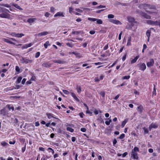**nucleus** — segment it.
<instances>
[{"label":"nucleus","instance_id":"nucleus-46","mask_svg":"<svg viewBox=\"0 0 160 160\" xmlns=\"http://www.w3.org/2000/svg\"><path fill=\"white\" fill-rule=\"evenodd\" d=\"M111 121H112L111 119H109V121H105V123L107 125H109L110 124V122H111Z\"/></svg>","mask_w":160,"mask_h":160},{"label":"nucleus","instance_id":"nucleus-28","mask_svg":"<svg viewBox=\"0 0 160 160\" xmlns=\"http://www.w3.org/2000/svg\"><path fill=\"white\" fill-rule=\"evenodd\" d=\"M13 6H14L16 8L19 9L20 10H23V9L21 8L17 4H13Z\"/></svg>","mask_w":160,"mask_h":160},{"label":"nucleus","instance_id":"nucleus-35","mask_svg":"<svg viewBox=\"0 0 160 160\" xmlns=\"http://www.w3.org/2000/svg\"><path fill=\"white\" fill-rule=\"evenodd\" d=\"M22 79V77H18L16 83H19L21 82Z\"/></svg>","mask_w":160,"mask_h":160},{"label":"nucleus","instance_id":"nucleus-26","mask_svg":"<svg viewBox=\"0 0 160 160\" xmlns=\"http://www.w3.org/2000/svg\"><path fill=\"white\" fill-rule=\"evenodd\" d=\"M42 65L44 67H50L51 66V64L49 62H48L43 63Z\"/></svg>","mask_w":160,"mask_h":160},{"label":"nucleus","instance_id":"nucleus-34","mask_svg":"<svg viewBox=\"0 0 160 160\" xmlns=\"http://www.w3.org/2000/svg\"><path fill=\"white\" fill-rule=\"evenodd\" d=\"M96 21L97 23L98 24H102V21L101 19L96 18Z\"/></svg>","mask_w":160,"mask_h":160},{"label":"nucleus","instance_id":"nucleus-50","mask_svg":"<svg viewBox=\"0 0 160 160\" xmlns=\"http://www.w3.org/2000/svg\"><path fill=\"white\" fill-rule=\"evenodd\" d=\"M55 10V9L53 7H52L50 8V11L52 12H54Z\"/></svg>","mask_w":160,"mask_h":160},{"label":"nucleus","instance_id":"nucleus-41","mask_svg":"<svg viewBox=\"0 0 160 160\" xmlns=\"http://www.w3.org/2000/svg\"><path fill=\"white\" fill-rule=\"evenodd\" d=\"M40 53L39 52H38L36 53L35 57L36 58H38L40 55Z\"/></svg>","mask_w":160,"mask_h":160},{"label":"nucleus","instance_id":"nucleus-11","mask_svg":"<svg viewBox=\"0 0 160 160\" xmlns=\"http://www.w3.org/2000/svg\"><path fill=\"white\" fill-rule=\"evenodd\" d=\"M158 127V124L156 123H152L149 126V130L151 131L152 128H156Z\"/></svg>","mask_w":160,"mask_h":160},{"label":"nucleus","instance_id":"nucleus-21","mask_svg":"<svg viewBox=\"0 0 160 160\" xmlns=\"http://www.w3.org/2000/svg\"><path fill=\"white\" fill-rule=\"evenodd\" d=\"M53 62L54 63H57L59 64H63L65 62L63 61H62L61 60H54L53 61Z\"/></svg>","mask_w":160,"mask_h":160},{"label":"nucleus","instance_id":"nucleus-15","mask_svg":"<svg viewBox=\"0 0 160 160\" xmlns=\"http://www.w3.org/2000/svg\"><path fill=\"white\" fill-rule=\"evenodd\" d=\"M137 109L140 113H141L142 112L143 108L142 105H140L137 107Z\"/></svg>","mask_w":160,"mask_h":160},{"label":"nucleus","instance_id":"nucleus-44","mask_svg":"<svg viewBox=\"0 0 160 160\" xmlns=\"http://www.w3.org/2000/svg\"><path fill=\"white\" fill-rule=\"evenodd\" d=\"M88 20L92 21L94 22L96 21V18H88Z\"/></svg>","mask_w":160,"mask_h":160},{"label":"nucleus","instance_id":"nucleus-3","mask_svg":"<svg viewBox=\"0 0 160 160\" xmlns=\"http://www.w3.org/2000/svg\"><path fill=\"white\" fill-rule=\"evenodd\" d=\"M127 19L128 21L131 23V27H132L134 23H137V22L135 21V19L131 17H127Z\"/></svg>","mask_w":160,"mask_h":160},{"label":"nucleus","instance_id":"nucleus-64","mask_svg":"<svg viewBox=\"0 0 160 160\" xmlns=\"http://www.w3.org/2000/svg\"><path fill=\"white\" fill-rule=\"evenodd\" d=\"M50 15V14L48 12H46L45 14V16L47 17H48Z\"/></svg>","mask_w":160,"mask_h":160},{"label":"nucleus","instance_id":"nucleus-33","mask_svg":"<svg viewBox=\"0 0 160 160\" xmlns=\"http://www.w3.org/2000/svg\"><path fill=\"white\" fill-rule=\"evenodd\" d=\"M66 130L67 131H69L71 132H73L74 130V129L69 127H68L66 128Z\"/></svg>","mask_w":160,"mask_h":160},{"label":"nucleus","instance_id":"nucleus-51","mask_svg":"<svg viewBox=\"0 0 160 160\" xmlns=\"http://www.w3.org/2000/svg\"><path fill=\"white\" fill-rule=\"evenodd\" d=\"M125 134L124 133H122L119 137V138L120 139H123L125 137Z\"/></svg>","mask_w":160,"mask_h":160},{"label":"nucleus","instance_id":"nucleus-58","mask_svg":"<svg viewBox=\"0 0 160 160\" xmlns=\"http://www.w3.org/2000/svg\"><path fill=\"white\" fill-rule=\"evenodd\" d=\"M80 130L83 132H85L86 129L85 128H82L80 129Z\"/></svg>","mask_w":160,"mask_h":160},{"label":"nucleus","instance_id":"nucleus-9","mask_svg":"<svg viewBox=\"0 0 160 160\" xmlns=\"http://www.w3.org/2000/svg\"><path fill=\"white\" fill-rule=\"evenodd\" d=\"M109 21L110 22L116 25H121L122 24V23L119 21L118 20L110 19Z\"/></svg>","mask_w":160,"mask_h":160},{"label":"nucleus","instance_id":"nucleus-40","mask_svg":"<svg viewBox=\"0 0 160 160\" xmlns=\"http://www.w3.org/2000/svg\"><path fill=\"white\" fill-rule=\"evenodd\" d=\"M114 17V16L112 14H109L108 15V18L109 19L113 18Z\"/></svg>","mask_w":160,"mask_h":160},{"label":"nucleus","instance_id":"nucleus-42","mask_svg":"<svg viewBox=\"0 0 160 160\" xmlns=\"http://www.w3.org/2000/svg\"><path fill=\"white\" fill-rule=\"evenodd\" d=\"M62 91L64 92V93L66 95H68L70 93V92H68V91L66 90H63Z\"/></svg>","mask_w":160,"mask_h":160},{"label":"nucleus","instance_id":"nucleus-19","mask_svg":"<svg viewBox=\"0 0 160 160\" xmlns=\"http://www.w3.org/2000/svg\"><path fill=\"white\" fill-rule=\"evenodd\" d=\"M32 43H30L29 44H26L24 45H23L22 47V49H24V48H28L30 47L32 45Z\"/></svg>","mask_w":160,"mask_h":160},{"label":"nucleus","instance_id":"nucleus-25","mask_svg":"<svg viewBox=\"0 0 160 160\" xmlns=\"http://www.w3.org/2000/svg\"><path fill=\"white\" fill-rule=\"evenodd\" d=\"M15 70L17 72L16 74H18L22 72V71H20V69L18 66H16L15 67Z\"/></svg>","mask_w":160,"mask_h":160},{"label":"nucleus","instance_id":"nucleus-18","mask_svg":"<svg viewBox=\"0 0 160 160\" xmlns=\"http://www.w3.org/2000/svg\"><path fill=\"white\" fill-rule=\"evenodd\" d=\"M70 94L72 97L75 100L79 102V100L78 98L76 96L75 93L73 92H70Z\"/></svg>","mask_w":160,"mask_h":160},{"label":"nucleus","instance_id":"nucleus-62","mask_svg":"<svg viewBox=\"0 0 160 160\" xmlns=\"http://www.w3.org/2000/svg\"><path fill=\"white\" fill-rule=\"evenodd\" d=\"M26 78H23L22 80V84H24L25 83V82H26Z\"/></svg>","mask_w":160,"mask_h":160},{"label":"nucleus","instance_id":"nucleus-29","mask_svg":"<svg viewBox=\"0 0 160 160\" xmlns=\"http://www.w3.org/2000/svg\"><path fill=\"white\" fill-rule=\"evenodd\" d=\"M6 113L5 109V108H3L1 109L0 111V114L2 115L3 116L5 115Z\"/></svg>","mask_w":160,"mask_h":160},{"label":"nucleus","instance_id":"nucleus-43","mask_svg":"<svg viewBox=\"0 0 160 160\" xmlns=\"http://www.w3.org/2000/svg\"><path fill=\"white\" fill-rule=\"evenodd\" d=\"M106 8L105 6H103L102 5H100L99 6H98L96 7V8L97 9L102 8Z\"/></svg>","mask_w":160,"mask_h":160},{"label":"nucleus","instance_id":"nucleus-48","mask_svg":"<svg viewBox=\"0 0 160 160\" xmlns=\"http://www.w3.org/2000/svg\"><path fill=\"white\" fill-rule=\"evenodd\" d=\"M66 44L67 46L70 48H72L73 46V45L72 43H66Z\"/></svg>","mask_w":160,"mask_h":160},{"label":"nucleus","instance_id":"nucleus-36","mask_svg":"<svg viewBox=\"0 0 160 160\" xmlns=\"http://www.w3.org/2000/svg\"><path fill=\"white\" fill-rule=\"evenodd\" d=\"M102 111H101L100 110H95L94 112V113L95 115L98 114L99 113V112L100 113H102Z\"/></svg>","mask_w":160,"mask_h":160},{"label":"nucleus","instance_id":"nucleus-23","mask_svg":"<svg viewBox=\"0 0 160 160\" xmlns=\"http://www.w3.org/2000/svg\"><path fill=\"white\" fill-rule=\"evenodd\" d=\"M128 119H126L122 122L121 124L122 128H123L124 127L126 123L128 122Z\"/></svg>","mask_w":160,"mask_h":160},{"label":"nucleus","instance_id":"nucleus-61","mask_svg":"<svg viewBox=\"0 0 160 160\" xmlns=\"http://www.w3.org/2000/svg\"><path fill=\"white\" fill-rule=\"evenodd\" d=\"M79 115L81 118H83L84 114L82 112H81L79 113Z\"/></svg>","mask_w":160,"mask_h":160},{"label":"nucleus","instance_id":"nucleus-27","mask_svg":"<svg viewBox=\"0 0 160 160\" xmlns=\"http://www.w3.org/2000/svg\"><path fill=\"white\" fill-rule=\"evenodd\" d=\"M76 89L77 90L79 94L80 93L81 91L80 86L78 85H77L76 87Z\"/></svg>","mask_w":160,"mask_h":160},{"label":"nucleus","instance_id":"nucleus-7","mask_svg":"<svg viewBox=\"0 0 160 160\" xmlns=\"http://www.w3.org/2000/svg\"><path fill=\"white\" fill-rule=\"evenodd\" d=\"M10 35L13 37H15L17 38H22V37L24 36V34L23 33H17L15 32H12Z\"/></svg>","mask_w":160,"mask_h":160},{"label":"nucleus","instance_id":"nucleus-57","mask_svg":"<svg viewBox=\"0 0 160 160\" xmlns=\"http://www.w3.org/2000/svg\"><path fill=\"white\" fill-rule=\"evenodd\" d=\"M122 32L121 31L120 33L119 34V37H118V39L119 40H120L121 39V36L122 34Z\"/></svg>","mask_w":160,"mask_h":160},{"label":"nucleus","instance_id":"nucleus-63","mask_svg":"<svg viewBox=\"0 0 160 160\" xmlns=\"http://www.w3.org/2000/svg\"><path fill=\"white\" fill-rule=\"evenodd\" d=\"M117 142V141L116 139H114L113 141V146H115V145L116 144Z\"/></svg>","mask_w":160,"mask_h":160},{"label":"nucleus","instance_id":"nucleus-30","mask_svg":"<svg viewBox=\"0 0 160 160\" xmlns=\"http://www.w3.org/2000/svg\"><path fill=\"white\" fill-rule=\"evenodd\" d=\"M151 32L150 31V30H147L146 32V35L147 36L148 38H150V37L151 36Z\"/></svg>","mask_w":160,"mask_h":160},{"label":"nucleus","instance_id":"nucleus-32","mask_svg":"<svg viewBox=\"0 0 160 160\" xmlns=\"http://www.w3.org/2000/svg\"><path fill=\"white\" fill-rule=\"evenodd\" d=\"M152 95L156 96V89L155 85H154L153 91L152 92Z\"/></svg>","mask_w":160,"mask_h":160},{"label":"nucleus","instance_id":"nucleus-17","mask_svg":"<svg viewBox=\"0 0 160 160\" xmlns=\"http://www.w3.org/2000/svg\"><path fill=\"white\" fill-rule=\"evenodd\" d=\"M0 10L1 12L5 13H8L10 12V11L8 9L5 8H2Z\"/></svg>","mask_w":160,"mask_h":160},{"label":"nucleus","instance_id":"nucleus-13","mask_svg":"<svg viewBox=\"0 0 160 160\" xmlns=\"http://www.w3.org/2000/svg\"><path fill=\"white\" fill-rule=\"evenodd\" d=\"M58 16L64 17V15L63 12H58L54 15V17H56Z\"/></svg>","mask_w":160,"mask_h":160},{"label":"nucleus","instance_id":"nucleus-1","mask_svg":"<svg viewBox=\"0 0 160 160\" xmlns=\"http://www.w3.org/2000/svg\"><path fill=\"white\" fill-rule=\"evenodd\" d=\"M139 151L138 148L137 147H135L132 149L131 153V157L133 159H137L138 158L137 152Z\"/></svg>","mask_w":160,"mask_h":160},{"label":"nucleus","instance_id":"nucleus-31","mask_svg":"<svg viewBox=\"0 0 160 160\" xmlns=\"http://www.w3.org/2000/svg\"><path fill=\"white\" fill-rule=\"evenodd\" d=\"M50 44L49 42L48 41H47L44 44V48H47L48 46H50Z\"/></svg>","mask_w":160,"mask_h":160},{"label":"nucleus","instance_id":"nucleus-6","mask_svg":"<svg viewBox=\"0 0 160 160\" xmlns=\"http://www.w3.org/2000/svg\"><path fill=\"white\" fill-rule=\"evenodd\" d=\"M137 66L139 68L140 70L144 71L146 68V66L144 63H140L137 64Z\"/></svg>","mask_w":160,"mask_h":160},{"label":"nucleus","instance_id":"nucleus-10","mask_svg":"<svg viewBox=\"0 0 160 160\" xmlns=\"http://www.w3.org/2000/svg\"><path fill=\"white\" fill-rule=\"evenodd\" d=\"M140 15L143 17L144 18L147 19H151V17L150 16L148 15L146 13L143 12H141L140 13Z\"/></svg>","mask_w":160,"mask_h":160},{"label":"nucleus","instance_id":"nucleus-14","mask_svg":"<svg viewBox=\"0 0 160 160\" xmlns=\"http://www.w3.org/2000/svg\"><path fill=\"white\" fill-rule=\"evenodd\" d=\"M49 33L48 32L44 31L38 33V36L39 37L45 36L48 34Z\"/></svg>","mask_w":160,"mask_h":160},{"label":"nucleus","instance_id":"nucleus-52","mask_svg":"<svg viewBox=\"0 0 160 160\" xmlns=\"http://www.w3.org/2000/svg\"><path fill=\"white\" fill-rule=\"evenodd\" d=\"M108 48V43L107 45L103 47V50H107Z\"/></svg>","mask_w":160,"mask_h":160},{"label":"nucleus","instance_id":"nucleus-53","mask_svg":"<svg viewBox=\"0 0 160 160\" xmlns=\"http://www.w3.org/2000/svg\"><path fill=\"white\" fill-rule=\"evenodd\" d=\"M57 132L58 133L62 134V131L60 128H58L57 130Z\"/></svg>","mask_w":160,"mask_h":160},{"label":"nucleus","instance_id":"nucleus-20","mask_svg":"<svg viewBox=\"0 0 160 160\" xmlns=\"http://www.w3.org/2000/svg\"><path fill=\"white\" fill-rule=\"evenodd\" d=\"M4 42H5L7 43H10V44H13V45L15 44V43H14L13 42H12L11 41V40H10V39H8L4 38Z\"/></svg>","mask_w":160,"mask_h":160},{"label":"nucleus","instance_id":"nucleus-59","mask_svg":"<svg viewBox=\"0 0 160 160\" xmlns=\"http://www.w3.org/2000/svg\"><path fill=\"white\" fill-rule=\"evenodd\" d=\"M73 10V9L72 8V7H70L69 8V12L71 14H72V12H73L72 10Z\"/></svg>","mask_w":160,"mask_h":160},{"label":"nucleus","instance_id":"nucleus-8","mask_svg":"<svg viewBox=\"0 0 160 160\" xmlns=\"http://www.w3.org/2000/svg\"><path fill=\"white\" fill-rule=\"evenodd\" d=\"M154 63V59L152 58H151L149 59V61L147 62V65L148 67H150L153 65Z\"/></svg>","mask_w":160,"mask_h":160},{"label":"nucleus","instance_id":"nucleus-60","mask_svg":"<svg viewBox=\"0 0 160 160\" xmlns=\"http://www.w3.org/2000/svg\"><path fill=\"white\" fill-rule=\"evenodd\" d=\"M116 63L117 61H116L115 62H114L111 66H110L108 68H110L113 67L116 64Z\"/></svg>","mask_w":160,"mask_h":160},{"label":"nucleus","instance_id":"nucleus-38","mask_svg":"<svg viewBox=\"0 0 160 160\" xmlns=\"http://www.w3.org/2000/svg\"><path fill=\"white\" fill-rule=\"evenodd\" d=\"M8 107L9 110L12 109V111L14 110V107L10 105H7Z\"/></svg>","mask_w":160,"mask_h":160},{"label":"nucleus","instance_id":"nucleus-54","mask_svg":"<svg viewBox=\"0 0 160 160\" xmlns=\"http://www.w3.org/2000/svg\"><path fill=\"white\" fill-rule=\"evenodd\" d=\"M1 145L3 146H5L6 145L8 144L7 143L5 142V141H3L1 143Z\"/></svg>","mask_w":160,"mask_h":160},{"label":"nucleus","instance_id":"nucleus-4","mask_svg":"<svg viewBox=\"0 0 160 160\" xmlns=\"http://www.w3.org/2000/svg\"><path fill=\"white\" fill-rule=\"evenodd\" d=\"M146 22L148 24L151 25L158 26V25L159 24V21H154L151 20H147Z\"/></svg>","mask_w":160,"mask_h":160},{"label":"nucleus","instance_id":"nucleus-49","mask_svg":"<svg viewBox=\"0 0 160 160\" xmlns=\"http://www.w3.org/2000/svg\"><path fill=\"white\" fill-rule=\"evenodd\" d=\"M127 55V53H126L122 58V60L123 61H124L126 59V57Z\"/></svg>","mask_w":160,"mask_h":160},{"label":"nucleus","instance_id":"nucleus-45","mask_svg":"<svg viewBox=\"0 0 160 160\" xmlns=\"http://www.w3.org/2000/svg\"><path fill=\"white\" fill-rule=\"evenodd\" d=\"M105 52L107 56H109L111 55V53L110 52V51L109 50H108L106 51Z\"/></svg>","mask_w":160,"mask_h":160},{"label":"nucleus","instance_id":"nucleus-55","mask_svg":"<svg viewBox=\"0 0 160 160\" xmlns=\"http://www.w3.org/2000/svg\"><path fill=\"white\" fill-rule=\"evenodd\" d=\"M100 94L102 96V97H104L105 96V93L104 92H101Z\"/></svg>","mask_w":160,"mask_h":160},{"label":"nucleus","instance_id":"nucleus-47","mask_svg":"<svg viewBox=\"0 0 160 160\" xmlns=\"http://www.w3.org/2000/svg\"><path fill=\"white\" fill-rule=\"evenodd\" d=\"M130 78V76L129 75L126 76L122 77L123 79H128Z\"/></svg>","mask_w":160,"mask_h":160},{"label":"nucleus","instance_id":"nucleus-37","mask_svg":"<svg viewBox=\"0 0 160 160\" xmlns=\"http://www.w3.org/2000/svg\"><path fill=\"white\" fill-rule=\"evenodd\" d=\"M143 129L144 131V133L145 134H147L149 132L148 129L145 127L143 128Z\"/></svg>","mask_w":160,"mask_h":160},{"label":"nucleus","instance_id":"nucleus-2","mask_svg":"<svg viewBox=\"0 0 160 160\" xmlns=\"http://www.w3.org/2000/svg\"><path fill=\"white\" fill-rule=\"evenodd\" d=\"M143 8L145 9L146 10L147 9H156V7L155 6L153 5H151L150 4H144L143 5Z\"/></svg>","mask_w":160,"mask_h":160},{"label":"nucleus","instance_id":"nucleus-5","mask_svg":"<svg viewBox=\"0 0 160 160\" xmlns=\"http://www.w3.org/2000/svg\"><path fill=\"white\" fill-rule=\"evenodd\" d=\"M21 63L27 64L29 63H31L32 62V60H29L25 58L22 57L20 59Z\"/></svg>","mask_w":160,"mask_h":160},{"label":"nucleus","instance_id":"nucleus-12","mask_svg":"<svg viewBox=\"0 0 160 160\" xmlns=\"http://www.w3.org/2000/svg\"><path fill=\"white\" fill-rule=\"evenodd\" d=\"M10 15L9 13H2L0 14V17L2 18H8L10 17Z\"/></svg>","mask_w":160,"mask_h":160},{"label":"nucleus","instance_id":"nucleus-16","mask_svg":"<svg viewBox=\"0 0 160 160\" xmlns=\"http://www.w3.org/2000/svg\"><path fill=\"white\" fill-rule=\"evenodd\" d=\"M139 56L138 55L136 56L134 59L131 60V64H132L136 62L139 58Z\"/></svg>","mask_w":160,"mask_h":160},{"label":"nucleus","instance_id":"nucleus-22","mask_svg":"<svg viewBox=\"0 0 160 160\" xmlns=\"http://www.w3.org/2000/svg\"><path fill=\"white\" fill-rule=\"evenodd\" d=\"M36 19H37L36 18H29L28 19L27 22L30 23H32L36 20Z\"/></svg>","mask_w":160,"mask_h":160},{"label":"nucleus","instance_id":"nucleus-39","mask_svg":"<svg viewBox=\"0 0 160 160\" xmlns=\"http://www.w3.org/2000/svg\"><path fill=\"white\" fill-rule=\"evenodd\" d=\"M131 38H130L128 40L127 43V46H129L131 45Z\"/></svg>","mask_w":160,"mask_h":160},{"label":"nucleus","instance_id":"nucleus-56","mask_svg":"<svg viewBox=\"0 0 160 160\" xmlns=\"http://www.w3.org/2000/svg\"><path fill=\"white\" fill-rule=\"evenodd\" d=\"M118 5H121L122 6H126V4L125 3H121L119 2H118L117 4Z\"/></svg>","mask_w":160,"mask_h":160},{"label":"nucleus","instance_id":"nucleus-24","mask_svg":"<svg viewBox=\"0 0 160 160\" xmlns=\"http://www.w3.org/2000/svg\"><path fill=\"white\" fill-rule=\"evenodd\" d=\"M46 115L48 116V118L49 119H51L52 118H54V115L51 113H46Z\"/></svg>","mask_w":160,"mask_h":160}]
</instances>
